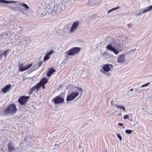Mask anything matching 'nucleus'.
I'll list each match as a JSON object with an SVG mask.
<instances>
[{"instance_id": "nucleus-1", "label": "nucleus", "mask_w": 152, "mask_h": 152, "mask_svg": "<svg viewBox=\"0 0 152 152\" xmlns=\"http://www.w3.org/2000/svg\"><path fill=\"white\" fill-rule=\"evenodd\" d=\"M17 110L16 105L14 104H11L4 110V113L5 115H12L16 113Z\"/></svg>"}, {"instance_id": "nucleus-2", "label": "nucleus", "mask_w": 152, "mask_h": 152, "mask_svg": "<svg viewBox=\"0 0 152 152\" xmlns=\"http://www.w3.org/2000/svg\"><path fill=\"white\" fill-rule=\"evenodd\" d=\"M52 101L56 104L62 103L64 102V96L61 94L52 99Z\"/></svg>"}, {"instance_id": "nucleus-3", "label": "nucleus", "mask_w": 152, "mask_h": 152, "mask_svg": "<svg viewBox=\"0 0 152 152\" xmlns=\"http://www.w3.org/2000/svg\"><path fill=\"white\" fill-rule=\"evenodd\" d=\"M81 48L78 47H74L72 48L70 50H67L66 53L69 56H74L80 50Z\"/></svg>"}, {"instance_id": "nucleus-4", "label": "nucleus", "mask_w": 152, "mask_h": 152, "mask_svg": "<svg viewBox=\"0 0 152 152\" xmlns=\"http://www.w3.org/2000/svg\"><path fill=\"white\" fill-rule=\"evenodd\" d=\"M79 93L78 91L72 92L66 98V100L67 102L73 100L76 97L78 96Z\"/></svg>"}, {"instance_id": "nucleus-5", "label": "nucleus", "mask_w": 152, "mask_h": 152, "mask_svg": "<svg viewBox=\"0 0 152 152\" xmlns=\"http://www.w3.org/2000/svg\"><path fill=\"white\" fill-rule=\"evenodd\" d=\"M110 66L112 67L113 66L110 64H106L104 65L103 66V69L101 70L100 71L103 73L105 74L107 72L109 71L110 70Z\"/></svg>"}, {"instance_id": "nucleus-6", "label": "nucleus", "mask_w": 152, "mask_h": 152, "mask_svg": "<svg viewBox=\"0 0 152 152\" xmlns=\"http://www.w3.org/2000/svg\"><path fill=\"white\" fill-rule=\"evenodd\" d=\"M29 98V96H22L18 99L19 102L22 105H24Z\"/></svg>"}, {"instance_id": "nucleus-7", "label": "nucleus", "mask_w": 152, "mask_h": 152, "mask_svg": "<svg viewBox=\"0 0 152 152\" xmlns=\"http://www.w3.org/2000/svg\"><path fill=\"white\" fill-rule=\"evenodd\" d=\"M32 64L31 63L27 65L26 66H25L24 67H21V66H20V65H19V71L20 72H23L26 70H27L28 69L30 68L32 66Z\"/></svg>"}, {"instance_id": "nucleus-8", "label": "nucleus", "mask_w": 152, "mask_h": 152, "mask_svg": "<svg viewBox=\"0 0 152 152\" xmlns=\"http://www.w3.org/2000/svg\"><path fill=\"white\" fill-rule=\"evenodd\" d=\"M79 24V22L78 21H77L74 22L70 31V32H74L77 28Z\"/></svg>"}, {"instance_id": "nucleus-9", "label": "nucleus", "mask_w": 152, "mask_h": 152, "mask_svg": "<svg viewBox=\"0 0 152 152\" xmlns=\"http://www.w3.org/2000/svg\"><path fill=\"white\" fill-rule=\"evenodd\" d=\"M11 84L7 85L2 89V91L4 94H6L8 91L11 88Z\"/></svg>"}, {"instance_id": "nucleus-10", "label": "nucleus", "mask_w": 152, "mask_h": 152, "mask_svg": "<svg viewBox=\"0 0 152 152\" xmlns=\"http://www.w3.org/2000/svg\"><path fill=\"white\" fill-rule=\"evenodd\" d=\"M8 150L9 152H12L15 149V147L12 145V143L10 142L7 145Z\"/></svg>"}, {"instance_id": "nucleus-11", "label": "nucleus", "mask_w": 152, "mask_h": 152, "mask_svg": "<svg viewBox=\"0 0 152 152\" xmlns=\"http://www.w3.org/2000/svg\"><path fill=\"white\" fill-rule=\"evenodd\" d=\"M56 72V70L55 69L52 67L50 69H49L47 73V75L48 77L50 76Z\"/></svg>"}, {"instance_id": "nucleus-12", "label": "nucleus", "mask_w": 152, "mask_h": 152, "mask_svg": "<svg viewBox=\"0 0 152 152\" xmlns=\"http://www.w3.org/2000/svg\"><path fill=\"white\" fill-rule=\"evenodd\" d=\"M125 55L124 54L121 55L119 57L117 61L119 63H121L124 61V58Z\"/></svg>"}, {"instance_id": "nucleus-13", "label": "nucleus", "mask_w": 152, "mask_h": 152, "mask_svg": "<svg viewBox=\"0 0 152 152\" xmlns=\"http://www.w3.org/2000/svg\"><path fill=\"white\" fill-rule=\"evenodd\" d=\"M48 79L46 77H44L42 78L39 82L41 84L45 85L48 82Z\"/></svg>"}, {"instance_id": "nucleus-14", "label": "nucleus", "mask_w": 152, "mask_h": 152, "mask_svg": "<svg viewBox=\"0 0 152 152\" xmlns=\"http://www.w3.org/2000/svg\"><path fill=\"white\" fill-rule=\"evenodd\" d=\"M16 2V1H6L5 0H0V3H5L9 4L10 3H15Z\"/></svg>"}, {"instance_id": "nucleus-15", "label": "nucleus", "mask_w": 152, "mask_h": 152, "mask_svg": "<svg viewBox=\"0 0 152 152\" xmlns=\"http://www.w3.org/2000/svg\"><path fill=\"white\" fill-rule=\"evenodd\" d=\"M0 35L2 38H5L7 37L8 36V32L6 31L2 33H1Z\"/></svg>"}, {"instance_id": "nucleus-16", "label": "nucleus", "mask_w": 152, "mask_h": 152, "mask_svg": "<svg viewBox=\"0 0 152 152\" xmlns=\"http://www.w3.org/2000/svg\"><path fill=\"white\" fill-rule=\"evenodd\" d=\"M152 9V5L150 6V7H147V9L144 10L142 12V11H141V12H142V14H143L146 12H147L148 11H149L151 10Z\"/></svg>"}, {"instance_id": "nucleus-17", "label": "nucleus", "mask_w": 152, "mask_h": 152, "mask_svg": "<svg viewBox=\"0 0 152 152\" xmlns=\"http://www.w3.org/2000/svg\"><path fill=\"white\" fill-rule=\"evenodd\" d=\"M19 5L27 9H29V7L27 4L23 2L20 3L19 4Z\"/></svg>"}, {"instance_id": "nucleus-18", "label": "nucleus", "mask_w": 152, "mask_h": 152, "mask_svg": "<svg viewBox=\"0 0 152 152\" xmlns=\"http://www.w3.org/2000/svg\"><path fill=\"white\" fill-rule=\"evenodd\" d=\"M106 48L108 50L112 51L114 49V48L112 47L111 45L109 44L106 46Z\"/></svg>"}, {"instance_id": "nucleus-19", "label": "nucleus", "mask_w": 152, "mask_h": 152, "mask_svg": "<svg viewBox=\"0 0 152 152\" xmlns=\"http://www.w3.org/2000/svg\"><path fill=\"white\" fill-rule=\"evenodd\" d=\"M41 86V84L39 82L37 83L35 86H34L37 90H38Z\"/></svg>"}, {"instance_id": "nucleus-20", "label": "nucleus", "mask_w": 152, "mask_h": 152, "mask_svg": "<svg viewBox=\"0 0 152 152\" xmlns=\"http://www.w3.org/2000/svg\"><path fill=\"white\" fill-rule=\"evenodd\" d=\"M35 89H36L35 87H34V86H33V87L31 88L29 90L28 92V94L29 95L31 94L34 91Z\"/></svg>"}, {"instance_id": "nucleus-21", "label": "nucleus", "mask_w": 152, "mask_h": 152, "mask_svg": "<svg viewBox=\"0 0 152 152\" xmlns=\"http://www.w3.org/2000/svg\"><path fill=\"white\" fill-rule=\"evenodd\" d=\"M115 106L117 107L118 108H119L120 109H122L124 111H125V107L123 106H120L118 105H115Z\"/></svg>"}, {"instance_id": "nucleus-22", "label": "nucleus", "mask_w": 152, "mask_h": 152, "mask_svg": "<svg viewBox=\"0 0 152 152\" xmlns=\"http://www.w3.org/2000/svg\"><path fill=\"white\" fill-rule=\"evenodd\" d=\"M10 51V50L9 49H7L5 50L4 52H3L4 53V56L6 58V56L7 55H8L9 52Z\"/></svg>"}, {"instance_id": "nucleus-23", "label": "nucleus", "mask_w": 152, "mask_h": 152, "mask_svg": "<svg viewBox=\"0 0 152 152\" xmlns=\"http://www.w3.org/2000/svg\"><path fill=\"white\" fill-rule=\"evenodd\" d=\"M4 56L3 50H0V60Z\"/></svg>"}, {"instance_id": "nucleus-24", "label": "nucleus", "mask_w": 152, "mask_h": 152, "mask_svg": "<svg viewBox=\"0 0 152 152\" xmlns=\"http://www.w3.org/2000/svg\"><path fill=\"white\" fill-rule=\"evenodd\" d=\"M50 58V57L47 54L44 57V60H46Z\"/></svg>"}, {"instance_id": "nucleus-25", "label": "nucleus", "mask_w": 152, "mask_h": 152, "mask_svg": "<svg viewBox=\"0 0 152 152\" xmlns=\"http://www.w3.org/2000/svg\"><path fill=\"white\" fill-rule=\"evenodd\" d=\"M112 51H113L114 53L116 55L118 54L119 53V51H118L117 50L115 49L114 48Z\"/></svg>"}, {"instance_id": "nucleus-26", "label": "nucleus", "mask_w": 152, "mask_h": 152, "mask_svg": "<svg viewBox=\"0 0 152 152\" xmlns=\"http://www.w3.org/2000/svg\"><path fill=\"white\" fill-rule=\"evenodd\" d=\"M125 132L128 134H131L132 132V131L131 130H126L125 131Z\"/></svg>"}, {"instance_id": "nucleus-27", "label": "nucleus", "mask_w": 152, "mask_h": 152, "mask_svg": "<svg viewBox=\"0 0 152 152\" xmlns=\"http://www.w3.org/2000/svg\"><path fill=\"white\" fill-rule=\"evenodd\" d=\"M117 136L120 140H122V137L119 134H117Z\"/></svg>"}, {"instance_id": "nucleus-28", "label": "nucleus", "mask_w": 152, "mask_h": 152, "mask_svg": "<svg viewBox=\"0 0 152 152\" xmlns=\"http://www.w3.org/2000/svg\"><path fill=\"white\" fill-rule=\"evenodd\" d=\"M123 118L124 119H129V117L128 115H124L123 117Z\"/></svg>"}, {"instance_id": "nucleus-29", "label": "nucleus", "mask_w": 152, "mask_h": 152, "mask_svg": "<svg viewBox=\"0 0 152 152\" xmlns=\"http://www.w3.org/2000/svg\"><path fill=\"white\" fill-rule=\"evenodd\" d=\"M42 64V62L41 61H39L38 64L37 65H38V66L39 67H40Z\"/></svg>"}, {"instance_id": "nucleus-30", "label": "nucleus", "mask_w": 152, "mask_h": 152, "mask_svg": "<svg viewBox=\"0 0 152 152\" xmlns=\"http://www.w3.org/2000/svg\"><path fill=\"white\" fill-rule=\"evenodd\" d=\"M54 51L53 50H51L49 52H48L47 54L49 56L51 55V54H52L53 53Z\"/></svg>"}, {"instance_id": "nucleus-31", "label": "nucleus", "mask_w": 152, "mask_h": 152, "mask_svg": "<svg viewBox=\"0 0 152 152\" xmlns=\"http://www.w3.org/2000/svg\"><path fill=\"white\" fill-rule=\"evenodd\" d=\"M119 7L118 6L116 7L112 8L111 9L112 10V11H113V10H117V9H118L119 8Z\"/></svg>"}, {"instance_id": "nucleus-32", "label": "nucleus", "mask_w": 152, "mask_h": 152, "mask_svg": "<svg viewBox=\"0 0 152 152\" xmlns=\"http://www.w3.org/2000/svg\"><path fill=\"white\" fill-rule=\"evenodd\" d=\"M41 86H42V88L43 89H44L45 88V85H42V84H41Z\"/></svg>"}, {"instance_id": "nucleus-33", "label": "nucleus", "mask_w": 152, "mask_h": 152, "mask_svg": "<svg viewBox=\"0 0 152 152\" xmlns=\"http://www.w3.org/2000/svg\"><path fill=\"white\" fill-rule=\"evenodd\" d=\"M118 125L119 126H123V124H122L121 123H119L118 124Z\"/></svg>"}, {"instance_id": "nucleus-34", "label": "nucleus", "mask_w": 152, "mask_h": 152, "mask_svg": "<svg viewBox=\"0 0 152 152\" xmlns=\"http://www.w3.org/2000/svg\"><path fill=\"white\" fill-rule=\"evenodd\" d=\"M78 90L79 91H82V89L81 88H78Z\"/></svg>"}, {"instance_id": "nucleus-35", "label": "nucleus", "mask_w": 152, "mask_h": 152, "mask_svg": "<svg viewBox=\"0 0 152 152\" xmlns=\"http://www.w3.org/2000/svg\"><path fill=\"white\" fill-rule=\"evenodd\" d=\"M112 10L111 9H110V10H109V11H108L107 12V13H110V12H111L112 11Z\"/></svg>"}, {"instance_id": "nucleus-36", "label": "nucleus", "mask_w": 152, "mask_h": 152, "mask_svg": "<svg viewBox=\"0 0 152 152\" xmlns=\"http://www.w3.org/2000/svg\"><path fill=\"white\" fill-rule=\"evenodd\" d=\"M149 83H146V84H145L144 85L145 86H148V84H149Z\"/></svg>"}, {"instance_id": "nucleus-37", "label": "nucleus", "mask_w": 152, "mask_h": 152, "mask_svg": "<svg viewBox=\"0 0 152 152\" xmlns=\"http://www.w3.org/2000/svg\"><path fill=\"white\" fill-rule=\"evenodd\" d=\"M19 65H20V66H21V67H22V66H23V63H22L21 64H19Z\"/></svg>"}, {"instance_id": "nucleus-38", "label": "nucleus", "mask_w": 152, "mask_h": 152, "mask_svg": "<svg viewBox=\"0 0 152 152\" xmlns=\"http://www.w3.org/2000/svg\"><path fill=\"white\" fill-rule=\"evenodd\" d=\"M10 9L12 10H13L14 9V7H12Z\"/></svg>"}, {"instance_id": "nucleus-39", "label": "nucleus", "mask_w": 152, "mask_h": 152, "mask_svg": "<svg viewBox=\"0 0 152 152\" xmlns=\"http://www.w3.org/2000/svg\"><path fill=\"white\" fill-rule=\"evenodd\" d=\"M144 86H145L144 85H142V86H141L142 87H143Z\"/></svg>"}, {"instance_id": "nucleus-40", "label": "nucleus", "mask_w": 152, "mask_h": 152, "mask_svg": "<svg viewBox=\"0 0 152 152\" xmlns=\"http://www.w3.org/2000/svg\"><path fill=\"white\" fill-rule=\"evenodd\" d=\"M133 90V89H131L130 90V91H132Z\"/></svg>"}, {"instance_id": "nucleus-41", "label": "nucleus", "mask_w": 152, "mask_h": 152, "mask_svg": "<svg viewBox=\"0 0 152 152\" xmlns=\"http://www.w3.org/2000/svg\"><path fill=\"white\" fill-rule=\"evenodd\" d=\"M123 129H124V126H123Z\"/></svg>"}]
</instances>
